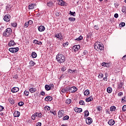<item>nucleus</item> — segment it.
Masks as SVG:
<instances>
[{"instance_id":"1","label":"nucleus","mask_w":126,"mask_h":126,"mask_svg":"<svg viewBox=\"0 0 126 126\" xmlns=\"http://www.w3.org/2000/svg\"><path fill=\"white\" fill-rule=\"evenodd\" d=\"M56 60L60 64H62V63H63L65 62V57L62 54H58L56 56Z\"/></svg>"},{"instance_id":"2","label":"nucleus","mask_w":126,"mask_h":126,"mask_svg":"<svg viewBox=\"0 0 126 126\" xmlns=\"http://www.w3.org/2000/svg\"><path fill=\"white\" fill-rule=\"evenodd\" d=\"M94 48L98 52H101V51L104 50V46L100 44V43H98V42H95L94 43Z\"/></svg>"},{"instance_id":"3","label":"nucleus","mask_w":126,"mask_h":126,"mask_svg":"<svg viewBox=\"0 0 126 126\" xmlns=\"http://www.w3.org/2000/svg\"><path fill=\"white\" fill-rule=\"evenodd\" d=\"M11 33H12V30L11 28H8L3 32V35L4 37H8V36H10Z\"/></svg>"},{"instance_id":"4","label":"nucleus","mask_w":126,"mask_h":126,"mask_svg":"<svg viewBox=\"0 0 126 126\" xmlns=\"http://www.w3.org/2000/svg\"><path fill=\"white\" fill-rule=\"evenodd\" d=\"M9 51L11 53H17L19 51V48L18 47L10 48L9 49Z\"/></svg>"},{"instance_id":"5","label":"nucleus","mask_w":126,"mask_h":126,"mask_svg":"<svg viewBox=\"0 0 126 126\" xmlns=\"http://www.w3.org/2000/svg\"><path fill=\"white\" fill-rule=\"evenodd\" d=\"M69 91L70 93H74L77 91V88L75 87H72L71 88H69Z\"/></svg>"},{"instance_id":"6","label":"nucleus","mask_w":126,"mask_h":126,"mask_svg":"<svg viewBox=\"0 0 126 126\" xmlns=\"http://www.w3.org/2000/svg\"><path fill=\"white\" fill-rule=\"evenodd\" d=\"M93 122V120L90 117H88L86 119V123L87 125H91Z\"/></svg>"},{"instance_id":"7","label":"nucleus","mask_w":126,"mask_h":126,"mask_svg":"<svg viewBox=\"0 0 126 126\" xmlns=\"http://www.w3.org/2000/svg\"><path fill=\"white\" fill-rule=\"evenodd\" d=\"M80 49V45H75L73 46V51L74 52H77Z\"/></svg>"},{"instance_id":"8","label":"nucleus","mask_w":126,"mask_h":126,"mask_svg":"<svg viewBox=\"0 0 126 126\" xmlns=\"http://www.w3.org/2000/svg\"><path fill=\"white\" fill-rule=\"evenodd\" d=\"M3 19L4 20V21H6V22H9V21L10 20V15H7V14L5 15Z\"/></svg>"},{"instance_id":"9","label":"nucleus","mask_w":126,"mask_h":126,"mask_svg":"<svg viewBox=\"0 0 126 126\" xmlns=\"http://www.w3.org/2000/svg\"><path fill=\"white\" fill-rule=\"evenodd\" d=\"M55 37L57 39H60V40H63V35H62V33L55 34Z\"/></svg>"},{"instance_id":"10","label":"nucleus","mask_w":126,"mask_h":126,"mask_svg":"<svg viewBox=\"0 0 126 126\" xmlns=\"http://www.w3.org/2000/svg\"><path fill=\"white\" fill-rule=\"evenodd\" d=\"M68 91H69V87H68L63 88L61 90V92H62V93H65V92H68Z\"/></svg>"},{"instance_id":"11","label":"nucleus","mask_w":126,"mask_h":126,"mask_svg":"<svg viewBox=\"0 0 126 126\" xmlns=\"http://www.w3.org/2000/svg\"><path fill=\"white\" fill-rule=\"evenodd\" d=\"M19 91V88L18 87H14L11 89V92L12 93H16Z\"/></svg>"},{"instance_id":"12","label":"nucleus","mask_w":126,"mask_h":126,"mask_svg":"<svg viewBox=\"0 0 126 126\" xmlns=\"http://www.w3.org/2000/svg\"><path fill=\"white\" fill-rule=\"evenodd\" d=\"M45 101H46V102H51L52 100H53V97L51 96H47L45 99Z\"/></svg>"},{"instance_id":"13","label":"nucleus","mask_w":126,"mask_h":126,"mask_svg":"<svg viewBox=\"0 0 126 126\" xmlns=\"http://www.w3.org/2000/svg\"><path fill=\"white\" fill-rule=\"evenodd\" d=\"M58 1V3L59 5H61V6H64V3L65 2L63 0H57Z\"/></svg>"},{"instance_id":"14","label":"nucleus","mask_w":126,"mask_h":126,"mask_svg":"<svg viewBox=\"0 0 126 126\" xmlns=\"http://www.w3.org/2000/svg\"><path fill=\"white\" fill-rule=\"evenodd\" d=\"M38 30L39 31V32H43L45 31V27L43 26H40L38 27Z\"/></svg>"},{"instance_id":"15","label":"nucleus","mask_w":126,"mask_h":126,"mask_svg":"<svg viewBox=\"0 0 126 126\" xmlns=\"http://www.w3.org/2000/svg\"><path fill=\"white\" fill-rule=\"evenodd\" d=\"M32 43L33 44H35L36 45H42V42L39 41L37 39L33 40Z\"/></svg>"},{"instance_id":"16","label":"nucleus","mask_w":126,"mask_h":126,"mask_svg":"<svg viewBox=\"0 0 126 126\" xmlns=\"http://www.w3.org/2000/svg\"><path fill=\"white\" fill-rule=\"evenodd\" d=\"M63 110H60L58 112V118H63Z\"/></svg>"},{"instance_id":"17","label":"nucleus","mask_w":126,"mask_h":126,"mask_svg":"<svg viewBox=\"0 0 126 126\" xmlns=\"http://www.w3.org/2000/svg\"><path fill=\"white\" fill-rule=\"evenodd\" d=\"M115 120L111 119L108 121V124L109 126H114V125H115Z\"/></svg>"},{"instance_id":"18","label":"nucleus","mask_w":126,"mask_h":126,"mask_svg":"<svg viewBox=\"0 0 126 126\" xmlns=\"http://www.w3.org/2000/svg\"><path fill=\"white\" fill-rule=\"evenodd\" d=\"M20 116V112L19 111H15L14 113V117L15 118L19 117Z\"/></svg>"},{"instance_id":"19","label":"nucleus","mask_w":126,"mask_h":126,"mask_svg":"<svg viewBox=\"0 0 126 126\" xmlns=\"http://www.w3.org/2000/svg\"><path fill=\"white\" fill-rule=\"evenodd\" d=\"M14 45H16V43H15L14 40H10L8 43V46H9V47L14 46Z\"/></svg>"},{"instance_id":"20","label":"nucleus","mask_w":126,"mask_h":126,"mask_svg":"<svg viewBox=\"0 0 126 126\" xmlns=\"http://www.w3.org/2000/svg\"><path fill=\"white\" fill-rule=\"evenodd\" d=\"M102 66H104V67H109L110 64L103 62L102 63Z\"/></svg>"},{"instance_id":"21","label":"nucleus","mask_w":126,"mask_h":126,"mask_svg":"<svg viewBox=\"0 0 126 126\" xmlns=\"http://www.w3.org/2000/svg\"><path fill=\"white\" fill-rule=\"evenodd\" d=\"M74 111L76 113H81V112H82V108H75Z\"/></svg>"},{"instance_id":"22","label":"nucleus","mask_w":126,"mask_h":126,"mask_svg":"<svg viewBox=\"0 0 126 126\" xmlns=\"http://www.w3.org/2000/svg\"><path fill=\"white\" fill-rule=\"evenodd\" d=\"M35 5H36V4H35V3L30 4L29 5V9H33L34 8V7L35 6Z\"/></svg>"},{"instance_id":"23","label":"nucleus","mask_w":126,"mask_h":126,"mask_svg":"<svg viewBox=\"0 0 126 126\" xmlns=\"http://www.w3.org/2000/svg\"><path fill=\"white\" fill-rule=\"evenodd\" d=\"M93 100V97H92V96H90L86 98V102H90Z\"/></svg>"},{"instance_id":"24","label":"nucleus","mask_w":126,"mask_h":126,"mask_svg":"<svg viewBox=\"0 0 126 126\" xmlns=\"http://www.w3.org/2000/svg\"><path fill=\"white\" fill-rule=\"evenodd\" d=\"M87 55H88V51H87V50H84L83 51V52L82 54V56L86 57V56H87Z\"/></svg>"},{"instance_id":"25","label":"nucleus","mask_w":126,"mask_h":126,"mask_svg":"<svg viewBox=\"0 0 126 126\" xmlns=\"http://www.w3.org/2000/svg\"><path fill=\"white\" fill-rule=\"evenodd\" d=\"M89 94H90V92L89 91V90H86L84 93V94L85 95V96H87L88 95H89Z\"/></svg>"},{"instance_id":"26","label":"nucleus","mask_w":126,"mask_h":126,"mask_svg":"<svg viewBox=\"0 0 126 126\" xmlns=\"http://www.w3.org/2000/svg\"><path fill=\"white\" fill-rule=\"evenodd\" d=\"M37 117V112H36L32 116V119L33 121H35V119Z\"/></svg>"},{"instance_id":"27","label":"nucleus","mask_w":126,"mask_h":126,"mask_svg":"<svg viewBox=\"0 0 126 126\" xmlns=\"http://www.w3.org/2000/svg\"><path fill=\"white\" fill-rule=\"evenodd\" d=\"M32 57L33 59H35V58H37V54L36 53V52H33L32 53Z\"/></svg>"},{"instance_id":"28","label":"nucleus","mask_w":126,"mask_h":126,"mask_svg":"<svg viewBox=\"0 0 126 126\" xmlns=\"http://www.w3.org/2000/svg\"><path fill=\"white\" fill-rule=\"evenodd\" d=\"M45 90H46L47 91L51 90V87H50V86H49L48 85H46L45 86Z\"/></svg>"},{"instance_id":"29","label":"nucleus","mask_w":126,"mask_h":126,"mask_svg":"<svg viewBox=\"0 0 126 126\" xmlns=\"http://www.w3.org/2000/svg\"><path fill=\"white\" fill-rule=\"evenodd\" d=\"M29 91L31 93H34L36 91V89L33 88H30Z\"/></svg>"},{"instance_id":"30","label":"nucleus","mask_w":126,"mask_h":126,"mask_svg":"<svg viewBox=\"0 0 126 126\" xmlns=\"http://www.w3.org/2000/svg\"><path fill=\"white\" fill-rule=\"evenodd\" d=\"M47 6H49V7H52V6H53V2H52V1L48 2L47 3Z\"/></svg>"},{"instance_id":"31","label":"nucleus","mask_w":126,"mask_h":126,"mask_svg":"<svg viewBox=\"0 0 126 126\" xmlns=\"http://www.w3.org/2000/svg\"><path fill=\"white\" fill-rule=\"evenodd\" d=\"M63 121H67L69 120V116L66 115L63 118Z\"/></svg>"},{"instance_id":"32","label":"nucleus","mask_w":126,"mask_h":126,"mask_svg":"<svg viewBox=\"0 0 126 126\" xmlns=\"http://www.w3.org/2000/svg\"><path fill=\"white\" fill-rule=\"evenodd\" d=\"M110 111L111 112H114V111H116V106H111Z\"/></svg>"},{"instance_id":"33","label":"nucleus","mask_w":126,"mask_h":126,"mask_svg":"<svg viewBox=\"0 0 126 126\" xmlns=\"http://www.w3.org/2000/svg\"><path fill=\"white\" fill-rule=\"evenodd\" d=\"M112 91H113V89L111 87H108L107 89V92L108 93H112Z\"/></svg>"},{"instance_id":"34","label":"nucleus","mask_w":126,"mask_h":126,"mask_svg":"<svg viewBox=\"0 0 126 126\" xmlns=\"http://www.w3.org/2000/svg\"><path fill=\"white\" fill-rule=\"evenodd\" d=\"M65 104H67V105L70 104V103H71V99H67L65 100Z\"/></svg>"},{"instance_id":"35","label":"nucleus","mask_w":126,"mask_h":126,"mask_svg":"<svg viewBox=\"0 0 126 126\" xmlns=\"http://www.w3.org/2000/svg\"><path fill=\"white\" fill-rule=\"evenodd\" d=\"M84 114H85V117H86V118H87V117L89 116V112L88 111V110L85 111Z\"/></svg>"},{"instance_id":"36","label":"nucleus","mask_w":126,"mask_h":126,"mask_svg":"<svg viewBox=\"0 0 126 126\" xmlns=\"http://www.w3.org/2000/svg\"><path fill=\"white\" fill-rule=\"evenodd\" d=\"M30 64L31 66H34V65L36 64V63H35V62H33V61L32 60L30 62Z\"/></svg>"},{"instance_id":"37","label":"nucleus","mask_w":126,"mask_h":126,"mask_svg":"<svg viewBox=\"0 0 126 126\" xmlns=\"http://www.w3.org/2000/svg\"><path fill=\"white\" fill-rule=\"evenodd\" d=\"M44 109L45 111H50V110H51V107L49 106H45L44 107Z\"/></svg>"},{"instance_id":"38","label":"nucleus","mask_w":126,"mask_h":126,"mask_svg":"<svg viewBox=\"0 0 126 126\" xmlns=\"http://www.w3.org/2000/svg\"><path fill=\"white\" fill-rule=\"evenodd\" d=\"M104 77V74L100 72L98 74V78H103Z\"/></svg>"},{"instance_id":"39","label":"nucleus","mask_w":126,"mask_h":126,"mask_svg":"<svg viewBox=\"0 0 126 126\" xmlns=\"http://www.w3.org/2000/svg\"><path fill=\"white\" fill-rule=\"evenodd\" d=\"M83 39V37H82V35H80L79 36V37L77 38L75 40H76V41H80L81 40H82Z\"/></svg>"},{"instance_id":"40","label":"nucleus","mask_w":126,"mask_h":126,"mask_svg":"<svg viewBox=\"0 0 126 126\" xmlns=\"http://www.w3.org/2000/svg\"><path fill=\"white\" fill-rule=\"evenodd\" d=\"M18 105L20 107H22V106H23V105H24V102H22V101L19 102H18Z\"/></svg>"},{"instance_id":"41","label":"nucleus","mask_w":126,"mask_h":126,"mask_svg":"<svg viewBox=\"0 0 126 126\" xmlns=\"http://www.w3.org/2000/svg\"><path fill=\"white\" fill-rule=\"evenodd\" d=\"M120 27H125L126 26V23L125 22H121L120 24Z\"/></svg>"},{"instance_id":"42","label":"nucleus","mask_w":126,"mask_h":126,"mask_svg":"<svg viewBox=\"0 0 126 126\" xmlns=\"http://www.w3.org/2000/svg\"><path fill=\"white\" fill-rule=\"evenodd\" d=\"M79 103L81 105H85V102H84V101L83 100H80Z\"/></svg>"},{"instance_id":"43","label":"nucleus","mask_w":126,"mask_h":126,"mask_svg":"<svg viewBox=\"0 0 126 126\" xmlns=\"http://www.w3.org/2000/svg\"><path fill=\"white\" fill-rule=\"evenodd\" d=\"M37 117L38 118H42V113L41 112H37Z\"/></svg>"},{"instance_id":"44","label":"nucleus","mask_w":126,"mask_h":126,"mask_svg":"<svg viewBox=\"0 0 126 126\" xmlns=\"http://www.w3.org/2000/svg\"><path fill=\"white\" fill-rule=\"evenodd\" d=\"M70 14L72 16H75L76 15L75 12H71V11H70Z\"/></svg>"},{"instance_id":"45","label":"nucleus","mask_w":126,"mask_h":126,"mask_svg":"<svg viewBox=\"0 0 126 126\" xmlns=\"http://www.w3.org/2000/svg\"><path fill=\"white\" fill-rule=\"evenodd\" d=\"M76 19H75V18H72V17H70L69 18V20H70V21H75Z\"/></svg>"},{"instance_id":"46","label":"nucleus","mask_w":126,"mask_h":126,"mask_svg":"<svg viewBox=\"0 0 126 126\" xmlns=\"http://www.w3.org/2000/svg\"><path fill=\"white\" fill-rule=\"evenodd\" d=\"M11 26H13V27H17V23H13L11 24Z\"/></svg>"},{"instance_id":"47","label":"nucleus","mask_w":126,"mask_h":126,"mask_svg":"<svg viewBox=\"0 0 126 126\" xmlns=\"http://www.w3.org/2000/svg\"><path fill=\"white\" fill-rule=\"evenodd\" d=\"M124 84H123L122 82H120V84L118 85V88H122L123 87V85Z\"/></svg>"},{"instance_id":"48","label":"nucleus","mask_w":126,"mask_h":126,"mask_svg":"<svg viewBox=\"0 0 126 126\" xmlns=\"http://www.w3.org/2000/svg\"><path fill=\"white\" fill-rule=\"evenodd\" d=\"M123 112H126V105H124L122 108Z\"/></svg>"},{"instance_id":"49","label":"nucleus","mask_w":126,"mask_h":126,"mask_svg":"<svg viewBox=\"0 0 126 126\" xmlns=\"http://www.w3.org/2000/svg\"><path fill=\"white\" fill-rule=\"evenodd\" d=\"M24 94H25V95H26V96H28L29 95V92H27V91H25L24 92Z\"/></svg>"},{"instance_id":"50","label":"nucleus","mask_w":126,"mask_h":126,"mask_svg":"<svg viewBox=\"0 0 126 126\" xmlns=\"http://www.w3.org/2000/svg\"><path fill=\"white\" fill-rule=\"evenodd\" d=\"M9 102L10 103V104H14V100L12 99H10L9 100Z\"/></svg>"},{"instance_id":"51","label":"nucleus","mask_w":126,"mask_h":126,"mask_svg":"<svg viewBox=\"0 0 126 126\" xmlns=\"http://www.w3.org/2000/svg\"><path fill=\"white\" fill-rule=\"evenodd\" d=\"M125 102H126V96H124L122 98V103H125Z\"/></svg>"},{"instance_id":"52","label":"nucleus","mask_w":126,"mask_h":126,"mask_svg":"<svg viewBox=\"0 0 126 126\" xmlns=\"http://www.w3.org/2000/svg\"><path fill=\"white\" fill-rule=\"evenodd\" d=\"M55 15L56 16H60V15H61V12H56Z\"/></svg>"},{"instance_id":"53","label":"nucleus","mask_w":126,"mask_h":126,"mask_svg":"<svg viewBox=\"0 0 126 126\" xmlns=\"http://www.w3.org/2000/svg\"><path fill=\"white\" fill-rule=\"evenodd\" d=\"M94 29H95V30H99V27L98 26V25H95L94 26Z\"/></svg>"},{"instance_id":"54","label":"nucleus","mask_w":126,"mask_h":126,"mask_svg":"<svg viewBox=\"0 0 126 126\" xmlns=\"http://www.w3.org/2000/svg\"><path fill=\"white\" fill-rule=\"evenodd\" d=\"M126 7L123 6L122 8V12H126Z\"/></svg>"},{"instance_id":"55","label":"nucleus","mask_w":126,"mask_h":126,"mask_svg":"<svg viewBox=\"0 0 126 126\" xmlns=\"http://www.w3.org/2000/svg\"><path fill=\"white\" fill-rule=\"evenodd\" d=\"M29 25V24L28 23V22H26L24 25V27H26V28H27Z\"/></svg>"},{"instance_id":"56","label":"nucleus","mask_w":126,"mask_h":126,"mask_svg":"<svg viewBox=\"0 0 126 126\" xmlns=\"http://www.w3.org/2000/svg\"><path fill=\"white\" fill-rule=\"evenodd\" d=\"M28 23H29L30 25H32V24H33V21L32 20H29Z\"/></svg>"},{"instance_id":"57","label":"nucleus","mask_w":126,"mask_h":126,"mask_svg":"<svg viewBox=\"0 0 126 126\" xmlns=\"http://www.w3.org/2000/svg\"><path fill=\"white\" fill-rule=\"evenodd\" d=\"M63 47H66V46H68V42H67L63 43Z\"/></svg>"},{"instance_id":"58","label":"nucleus","mask_w":126,"mask_h":126,"mask_svg":"<svg viewBox=\"0 0 126 126\" xmlns=\"http://www.w3.org/2000/svg\"><path fill=\"white\" fill-rule=\"evenodd\" d=\"M3 109H4V107H3V106L0 105V112L2 111V110H3Z\"/></svg>"},{"instance_id":"59","label":"nucleus","mask_w":126,"mask_h":126,"mask_svg":"<svg viewBox=\"0 0 126 126\" xmlns=\"http://www.w3.org/2000/svg\"><path fill=\"white\" fill-rule=\"evenodd\" d=\"M42 126V123L40 122H38L36 124V126Z\"/></svg>"},{"instance_id":"60","label":"nucleus","mask_w":126,"mask_h":126,"mask_svg":"<svg viewBox=\"0 0 126 126\" xmlns=\"http://www.w3.org/2000/svg\"><path fill=\"white\" fill-rule=\"evenodd\" d=\"M114 17L115 18H118L119 17V14L118 13H116L114 14Z\"/></svg>"},{"instance_id":"61","label":"nucleus","mask_w":126,"mask_h":126,"mask_svg":"<svg viewBox=\"0 0 126 126\" xmlns=\"http://www.w3.org/2000/svg\"><path fill=\"white\" fill-rule=\"evenodd\" d=\"M123 94V92H119L118 93V96H120L121 97V96H122V95Z\"/></svg>"},{"instance_id":"62","label":"nucleus","mask_w":126,"mask_h":126,"mask_svg":"<svg viewBox=\"0 0 126 126\" xmlns=\"http://www.w3.org/2000/svg\"><path fill=\"white\" fill-rule=\"evenodd\" d=\"M103 80H104V81H107L108 80V78L107 77H104L103 78Z\"/></svg>"},{"instance_id":"63","label":"nucleus","mask_w":126,"mask_h":126,"mask_svg":"<svg viewBox=\"0 0 126 126\" xmlns=\"http://www.w3.org/2000/svg\"><path fill=\"white\" fill-rule=\"evenodd\" d=\"M40 94L42 95V96H44L45 95V93H44V92L42 91L40 93Z\"/></svg>"},{"instance_id":"64","label":"nucleus","mask_w":126,"mask_h":126,"mask_svg":"<svg viewBox=\"0 0 126 126\" xmlns=\"http://www.w3.org/2000/svg\"><path fill=\"white\" fill-rule=\"evenodd\" d=\"M114 5L115 6V7H118V6H119V3H114Z\"/></svg>"}]
</instances>
